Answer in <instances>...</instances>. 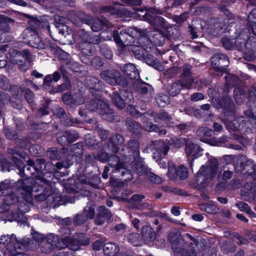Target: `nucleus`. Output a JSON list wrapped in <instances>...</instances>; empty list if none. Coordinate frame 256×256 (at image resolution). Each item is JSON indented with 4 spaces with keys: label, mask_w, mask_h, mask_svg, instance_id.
<instances>
[{
    "label": "nucleus",
    "mask_w": 256,
    "mask_h": 256,
    "mask_svg": "<svg viewBox=\"0 0 256 256\" xmlns=\"http://www.w3.org/2000/svg\"><path fill=\"white\" fill-rule=\"evenodd\" d=\"M144 32L134 28H130L124 31H121L118 34V31L113 32V37L116 43L119 44L130 46V47L134 43L135 38L138 39L145 36Z\"/></svg>",
    "instance_id": "obj_7"
},
{
    "label": "nucleus",
    "mask_w": 256,
    "mask_h": 256,
    "mask_svg": "<svg viewBox=\"0 0 256 256\" xmlns=\"http://www.w3.org/2000/svg\"><path fill=\"white\" fill-rule=\"evenodd\" d=\"M22 38H27L29 44L34 48L44 49L45 44L42 42L36 30L32 28H26L22 34Z\"/></svg>",
    "instance_id": "obj_11"
},
{
    "label": "nucleus",
    "mask_w": 256,
    "mask_h": 256,
    "mask_svg": "<svg viewBox=\"0 0 256 256\" xmlns=\"http://www.w3.org/2000/svg\"><path fill=\"white\" fill-rule=\"evenodd\" d=\"M10 54L12 62L17 64L20 70L26 71L28 70L26 62H30L32 60V56L28 50H25L20 52L11 50Z\"/></svg>",
    "instance_id": "obj_8"
},
{
    "label": "nucleus",
    "mask_w": 256,
    "mask_h": 256,
    "mask_svg": "<svg viewBox=\"0 0 256 256\" xmlns=\"http://www.w3.org/2000/svg\"><path fill=\"white\" fill-rule=\"evenodd\" d=\"M6 56L3 52H0V68L5 67L6 65Z\"/></svg>",
    "instance_id": "obj_64"
},
{
    "label": "nucleus",
    "mask_w": 256,
    "mask_h": 256,
    "mask_svg": "<svg viewBox=\"0 0 256 256\" xmlns=\"http://www.w3.org/2000/svg\"><path fill=\"white\" fill-rule=\"evenodd\" d=\"M220 54L214 55L211 58L212 64L214 69L218 71V62L220 61Z\"/></svg>",
    "instance_id": "obj_55"
},
{
    "label": "nucleus",
    "mask_w": 256,
    "mask_h": 256,
    "mask_svg": "<svg viewBox=\"0 0 256 256\" xmlns=\"http://www.w3.org/2000/svg\"><path fill=\"white\" fill-rule=\"evenodd\" d=\"M103 250L106 255L109 256H115L120 251L118 246L112 242L106 244L103 248Z\"/></svg>",
    "instance_id": "obj_21"
},
{
    "label": "nucleus",
    "mask_w": 256,
    "mask_h": 256,
    "mask_svg": "<svg viewBox=\"0 0 256 256\" xmlns=\"http://www.w3.org/2000/svg\"><path fill=\"white\" fill-rule=\"evenodd\" d=\"M102 12H108L111 14H117L118 13V10L111 6H102L100 8Z\"/></svg>",
    "instance_id": "obj_54"
},
{
    "label": "nucleus",
    "mask_w": 256,
    "mask_h": 256,
    "mask_svg": "<svg viewBox=\"0 0 256 256\" xmlns=\"http://www.w3.org/2000/svg\"><path fill=\"white\" fill-rule=\"evenodd\" d=\"M4 133L6 137L10 139H16L17 138V134L16 132L9 128H4Z\"/></svg>",
    "instance_id": "obj_61"
},
{
    "label": "nucleus",
    "mask_w": 256,
    "mask_h": 256,
    "mask_svg": "<svg viewBox=\"0 0 256 256\" xmlns=\"http://www.w3.org/2000/svg\"><path fill=\"white\" fill-rule=\"evenodd\" d=\"M236 206L240 210L246 212L250 214L252 217L256 216V214L251 210L247 204L244 202H240L237 203Z\"/></svg>",
    "instance_id": "obj_43"
},
{
    "label": "nucleus",
    "mask_w": 256,
    "mask_h": 256,
    "mask_svg": "<svg viewBox=\"0 0 256 256\" xmlns=\"http://www.w3.org/2000/svg\"><path fill=\"white\" fill-rule=\"evenodd\" d=\"M186 138H170L168 140V144L175 148H179L182 147L184 143H185V140Z\"/></svg>",
    "instance_id": "obj_38"
},
{
    "label": "nucleus",
    "mask_w": 256,
    "mask_h": 256,
    "mask_svg": "<svg viewBox=\"0 0 256 256\" xmlns=\"http://www.w3.org/2000/svg\"><path fill=\"white\" fill-rule=\"evenodd\" d=\"M234 100L238 104L243 103L246 100V94L244 91L240 88H236L234 91Z\"/></svg>",
    "instance_id": "obj_33"
},
{
    "label": "nucleus",
    "mask_w": 256,
    "mask_h": 256,
    "mask_svg": "<svg viewBox=\"0 0 256 256\" xmlns=\"http://www.w3.org/2000/svg\"><path fill=\"white\" fill-rule=\"evenodd\" d=\"M178 176L182 180H184L188 178V171L187 168L184 166L181 165L177 168Z\"/></svg>",
    "instance_id": "obj_46"
},
{
    "label": "nucleus",
    "mask_w": 256,
    "mask_h": 256,
    "mask_svg": "<svg viewBox=\"0 0 256 256\" xmlns=\"http://www.w3.org/2000/svg\"><path fill=\"white\" fill-rule=\"evenodd\" d=\"M108 164L111 166L116 167V170L120 171L122 170L121 172V174L122 176H124L126 174L128 175V176L127 178L128 179L131 178V173L126 168V164L124 162H120V159L118 156H111L108 160Z\"/></svg>",
    "instance_id": "obj_17"
},
{
    "label": "nucleus",
    "mask_w": 256,
    "mask_h": 256,
    "mask_svg": "<svg viewBox=\"0 0 256 256\" xmlns=\"http://www.w3.org/2000/svg\"><path fill=\"white\" fill-rule=\"evenodd\" d=\"M225 78L228 86H234L238 84V77L234 75L228 74L225 76Z\"/></svg>",
    "instance_id": "obj_48"
},
{
    "label": "nucleus",
    "mask_w": 256,
    "mask_h": 256,
    "mask_svg": "<svg viewBox=\"0 0 256 256\" xmlns=\"http://www.w3.org/2000/svg\"><path fill=\"white\" fill-rule=\"evenodd\" d=\"M14 20L8 16L0 14V30L4 32H8L10 30L8 24L14 22Z\"/></svg>",
    "instance_id": "obj_24"
},
{
    "label": "nucleus",
    "mask_w": 256,
    "mask_h": 256,
    "mask_svg": "<svg viewBox=\"0 0 256 256\" xmlns=\"http://www.w3.org/2000/svg\"><path fill=\"white\" fill-rule=\"evenodd\" d=\"M112 100L113 104L118 108L122 109L126 106L124 100L118 92H113L112 96Z\"/></svg>",
    "instance_id": "obj_30"
},
{
    "label": "nucleus",
    "mask_w": 256,
    "mask_h": 256,
    "mask_svg": "<svg viewBox=\"0 0 256 256\" xmlns=\"http://www.w3.org/2000/svg\"><path fill=\"white\" fill-rule=\"evenodd\" d=\"M99 102H104L101 100L94 99L92 100L90 104H88L86 107L90 110L91 111H96L99 109L100 112L104 109V105L100 104Z\"/></svg>",
    "instance_id": "obj_35"
},
{
    "label": "nucleus",
    "mask_w": 256,
    "mask_h": 256,
    "mask_svg": "<svg viewBox=\"0 0 256 256\" xmlns=\"http://www.w3.org/2000/svg\"><path fill=\"white\" fill-rule=\"evenodd\" d=\"M138 44L139 46L132 45L130 48V50L134 52V56L138 59L144 58L146 57L148 49L152 46V43L150 40L146 36H142L138 38Z\"/></svg>",
    "instance_id": "obj_9"
},
{
    "label": "nucleus",
    "mask_w": 256,
    "mask_h": 256,
    "mask_svg": "<svg viewBox=\"0 0 256 256\" xmlns=\"http://www.w3.org/2000/svg\"><path fill=\"white\" fill-rule=\"evenodd\" d=\"M60 114L59 115L60 118L61 119L62 122L67 126H70L74 124L72 119L68 117L62 109L60 110Z\"/></svg>",
    "instance_id": "obj_45"
},
{
    "label": "nucleus",
    "mask_w": 256,
    "mask_h": 256,
    "mask_svg": "<svg viewBox=\"0 0 256 256\" xmlns=\"http://www.w3.org/2000/svg\"><path fill=\"white\" fill-rule=\"evenodd\" d=\"M256 168V164L254 162L251 160H248L246 162V164L244 166V169L246 170V172L248 173V174L250 172H248V171L250 170H254Z\"/></svg>",
    "instance_id": "obj_57"
},
{
    "label": "nucleus",
    "mask_w": 256,
    "mask_h": 256,
    "mask_svg": "<svg viewBox=\"0 0 256 256\" xmlns=\"http://www.w3.org/2000/svg\"><path fill=\"white\" fill-rule=\"evenodd\" d=\"M19 164V166L20 168H24V170L26 174L28 176L29 174H34L36 172H32L33 171L32 167H34V164H30L28 162V164L26 166H24V164L20 162H18Z\"/></svg>",
    "instance_id": "obj_49"
},
{
    "label": "nucleus",
    "mask_w": 256,
    "mask_h": 256,
    "mask_svg": "<svg viewBox=\"0 0 256 256\" xmlns=\"http://www.w3.org/2000/svg\"><path fill=\"white\" fill-rule=\"evenodd\" d=\"M100 76L102 80L111 85L118 84L124 86L127 84L126 79L124 78L120 74L115 70L103 71Z\"/></svg>",
    "instance_id": "obj_10"
},
{
    "label": "nucleus",
    "mask_w": 256,
    "mask_h": 256,
    "mask_svg": "<svg viewBox=\"0 0 256 256\" xmlns=\"http://www.w3.org/2000/svg\"><path fill=\"white\" fill-rule=\"evenodd\" d=\"M124 142V139L122 136L118 134L114 135L110 138V144L112 147V151L114 153H117L118 151V146L122 144Z\"/></svg>",
    "instance_id": "obj_25"
},
{
    "label": "nucleus",
    "mask_w": 256,
    "mask_h": 256,
    "mask_svg": "<svg viewBox=\"0 0 256 256\" xmlns=\"http://www.w3.org/2000/svg\"><path fill=\"white\" fill-rule=\"evenodd\" d=\"M128 130L134 135L138 136L142 132V128L140 125L136 122L130 120L126 121Z\"/></svg>",
    "instance_id": "obj_26"
},
{
    "label": "nucleus",
    "mask_w": 256,
    "mask_h": 256,
    "mask_svg": "<svg viewBox=\"0 0 256 256\" xmlns=\"http://www.w3.org/2000/svg\"><path fill=\"white\" fill-rule=\"evenodd\" d=\"M214 134V132L212 129L206 127L202 126L199 128L197 130V134L200 137H210Z\"/></svg>",
    "instance_id": "obj_39"
},
{
    "label": "nucleus",
    "mask_w": 256,
    "mask_h": 256,
    "mask_svg": "<svg viewBox=\"0 0 256 256\" xmlns=\"http://www.w3.org/2000/svg\"><path fill=\"white\" fill-rule=\"evenodd\" d=\"M54 80L52 79V75H48L46 76L44 79V86L46 88L48 89L49 87L52 86L53 85Z\"/></svg>",
    "instance_id": "obj_58"
},
{
    "label": "nucleus",
    "mask_w": 256,
    "mask_h": 256,
    "mask_svg": "<svg viewBox=\"0 0 256 256\" xmlns=\"http://www.w3.org/2000/svg\"><path fill=\"white\" fill-rule=\"evenodd\" d=\"M124 71L132 79H136L139 78L138 70L134 65L132 64H127L124 67Z\"/></svg>",
    "instance_id": "obj_23"
},
{
    "label": "nucleus",
    "mask_w": 256,
    "mask_h": 256,
    "mask_svg": "<svg viewBox=\"0 0 256 256\" xmlns=\"http://www.w3.org/2000/svg\"><path fill=\"white\" fill-rule=\"evenodd\" d=\"M9 83L8 80L4 76L0 75V88L4 90L8 88Z\"/></svg>",
    "instance_id": "obj_59"
},
{
    "label": "nucleus",
    "mask_w": 256,
    "mask_h": 256,
    "mask_svg": "<svg viewBox=\"0 0 256 256\" xmlns=\"http://www.w3.org/2000/svg\"><path fill=\"white\" fill-rule=\"evenodd\" d=\"M47 156L51 160H55L58 158V153L56 148H51L46 152Z\"/></svg>",
    "instance_id": "obj_56"
},
{
    "label": "nucleus",
    "mask_w": 256,
    "mask_h": 256,
    "mask_svg": "<svg viewBox=\"0 0 256 256\" xmlns=\"http://www.w3.org/2000/svg\"><path fill=\"white\" fill-rule=\"evenodd\" d=\"M100 42V38L98 36H94L81 41L80 44V48L82 50L84 54L86 55H90L93 52L92 44H97Z\"/></svg>",
    "instance_id": "obj_15"
},
{
    "label": "nucleus",
    "mask_w": 256,
    "mask_h": 256,
    "mask_svg": "<svg viewBox=\"0 0 256 256\" xmlns=\"http://www.w3.org/2000/svg\"><path fill=\"white\" fill-rule=\"evenodd\" d=\"M218 162L216 158H212L202 165L196 175V182L198 184L204 186L212 180L218 170Z\"/></svg>",
    "instance_id": "obj_6"
},
{
    "label": "nucleus",
    "mask_w": 256,
    "mask_h": 256,
    "mask_svg": "<svg viewBox=\"0 0 256 256\" xmlns=\"http://www.w3.org/2000/svg\"><path fill=\"white\" fill-rule=\"evenodd\" d=\"M95 214L94 208L92 206H86L81 214H77L74 218V222L80 225L85 222L88 218H92Z\"/></svg>",
    "instance_id": "obj_14"
},
{
    "label": "nucleus",
    "mask_w": 256,
    "mask_h": 256,
    "mask_svg": "<svg viewBox=\"0 0 256 256\" xmlns=\"http://www.w3.org/2000/svg\"><path fill=\"white\" fill-rule=\"evenodd\" d=\"M152 158L156 162L166 156L168 150V148L162 141L156 140L152 142Z\"/></svg>",
    "instance_id": "obj_13"
},
{
    "label": "nucleus",
    "mask_w": 256,
    "mask_h": 256,
    "mask_svg": "<svg viewBox=\"0 0 256 256\" xmlns=\"http://www.w3.org/2000/svg\"><path fill=\"white\" fill-rule=\"evenodd\" d=\"M145 60L146 63L148 64L155 67L159 70H161L162 66L160 63L157 60L154 58L152 56H148L146 54L145 57Z\"/></svg>",
    "instance_id": "obj_41"
},
{
    "label": "nucleus",
    "mask_w": 256,
    "mask_h": 256,
    "mask_svg": "<svg viewBox=\"0 0 256 256\" xmlns=\"http://www.w3.org/2000/svg\"><path fill=\"white\" fill-rule=\"evenodd\" d=\"M26 238L30 241V246H33L34 248L32 249H34L38 246V243L42 240L44 239V236L42 234L38 232H34L33 234V240H30L28 238Z\"/></svg>",
    "instance_id": "obj_42"
},
{
    "label": "nucleus",
    "mask_w": 256,
    "mask_h": 256,
    "mask_svg": "<svg viewBox=\"0 0 256 256\" xmlns=\"http://www.w3.org/2000/svg\"><path fill=\"white\" fill-rule=\"evenodd\" d=\"M221 250L222 252L224 254H228L229 252H232L235 250V246L232 244V242L229 241L224 242L221 244L220 246Z\"/></svg>",
    "instance_id": "obj_40"
},
{
    "label": "nucleus",
    "mask_w": 256,
    "mask_h": 256,
    "mask_svg": "<svg viewBox=\"0 0 256 256\" xmlns=\"http://www.w3.org/2000/svg\"><path fill=\"white\" fill-rule=\"evenodd\" d=\"M185 146V152L189 160H194L202 156L203 150L196 144L194 140H186Z\"/></svg>",
    "instance_id": "obj_12"
},
{
    "label": "nucleus",
    "mask_w": 256,
    "mask_h": 256,
    "mask_svg": "<svg viewBox=\"0 0 256 256\" xmlns=\"http://www.w3.org/2000/svg\"><path fill=\"white\" fill-rule=\"evenodd\" d=\"M100 50L101 52L104 56L108 59H111L112 57V51L109 49L106 46L102 44L100 46Z\"/></svg>",
    "instance_id": "obj_52"
},
{
    "label": "nucleus",
    "mask_w": 256,
    "mask_h": 256,
    "mask_svg": "<svg viewBox=\"0 0 256 256\" xmlns=\"http://www.w3.org/2000/svg\"><path fill=\"white\" fill-rule=\"evenodd\" d=\"M78 137V134L74 131L66 132L62 137L58 138V140L60 142V139L62 140L64 138L68 142L70 143L75 141Z\"/></svg>",
    "instance_id": "obj_34"
},
{
    "label": "nucleus",
    "mask_w": 256,
    "mask_h": 256,
    "mask_svg": "<svg viewBox=\"0 0 256 256\" xmlns=\"http://www.w3.org/2000/svg\"><path fill=\"white\" fill-rule=\"evenodd\" d=\"M182 88H186L182 84V82H174L172 84L168 89L169 94L174 96L180 94Z\"/></svg>",
    "instance_id": "obj_32"
},
{
    "label": "nucleus",
    "mask_w": 256,
    "mask_h": 256,
    "mask_svg": "<svg viewBox=\"0 0 256 256\" xmlns=\"http://www.w3.org/2000/svg\"><path fill=\"white\" fill-rule=\"evenodd\" d=\"M25 98L28 102L32 104L33 102L34 94L33 92L29 89H26L24 94Z\"/></svg>",
    "instance_id": "obj_60"
},
{
    "label": "nucleus",
    "mask_w": 256,
    "mask_h": 256,
    "mask_svg": "<svg viewBox=\"0 0 256 256\" xmlns=\"http://www.w3.org/2000/svg\"><path fill=\"white\" fill-rule=\"evenodd\" d=\"M87 84L91 88L98 91L103 89L102 83L96 78H92L87 80Z\"/></svg>",
    "instance_id": "obj_31"
},
{
    "label": "nucleus",
    "mask_w": 256,
    "mask_h": 256,
    "mask_svg": "<svg viewBox=\"0 0 256 256\" xmlns=\"http://www.w3.org/2000/svg\"><path fill=\"white\" fill-rule=\"evenodd\" d=\"M162 17L156 16L154 18L153 20H150V23L154 27V28H156V26L162 24Z\"/></svg>",
    "instance_id": "obj_62"
},
{
    "label": "nucleus",
    "mask_w": 256,
    "mask_h": 256,
    "mask_svg": "<svg viewBox=\"0 0 256 256\" xmlns=\"http://www.w3.org/2000/svg\"><path fill=\"white\" fill-rule=\"evenodd\" d=\"M244 114L246 117L236 118L228 122L226 124L228 128L234 131L244 130L246 132H252L251 130L256 125V116L251 110L244 111Z\"/></svg>",
    "instance_id": "obj_5"
},
{
    "label": "nucleus",
    "mask_w": 256,
    "mask_h": 256,
    "mask_svg": "<svg viewBox=\"0 0 256 256\" xmlns=\"http://www.w3.org/2000/svg\"><path fill=\"white\" fill-rule=\"evenodd\" d=\"M192 66L187 64H184L182 68V74L180 76V82H182V84L186 88H190L193 82H195V80L191 74Z\"/></svg>",
    "instance_id": "obj_16"
},
{
    "label": "nucleus",
    "mask_w": 256,
    "mask_h": 256,
    "mask_svg": "<svg viewBox=\"0 0 256 256\" xmlns=\"http://www.w3.org/2000/svg\"><path fill=\"white\" fill-rule=\"evenodd\" d=\"M112 216L108 209L104 206H100L98 209V214L96 218V223L98 225L103 224L106 221L109 220Z\"/></svg>",
    "instance_id": "obj_18"
},
{
    "label": "nucleus",
    "mask_w": 256,
    "mask_h": 256,
    "mask_svg": "<svg viewBox=\"0 0 256 256\" xmlns=\"http://www.w3.org/2000/svg\"><path fill=\"white\" fill-rule=\"evenodd\" d=\"M85 22L91 28V29L94 32H98L102 29V28L108 24H106L104 20L99 18H88L85 20Z\"/></svg>",
    "instance_id": "obj_19"
},
{
    "label": "nucleus",
    "mask_w": 256,
    "mask_h": 256,
    "mask_svg": "<svg viewBox=\"0 0 256 256\" xmlns=\"http://www.w3.org/2000/svg\"><path fill=\"white\" fill-rule=\"evenodd\" d=\"M140 144L137 140H130L126 146H124V150L125 148L128 150V152L130 155H133V156H136L139 154Z\"/></svg>",
    "instance_id": "obj_20"
},
{
    "label": "nucleus",
    "mask_w": 256,
    "mask_h": 256,
    "mask_svg": "<svg viewBox=\"0 0 256 256\" xmlns=\"http://www.w3.org/2000/svg\"><path fill=\"white\" fill-rule=\"evenodd\" d=\"M72 98L74 103L76 104L80 105L84 102V100L80 94L74 95Z\"/></svg>",
    "instance_id": "obj_63"
},
{
    "label": "nucleus",
    "mask_w": 256,
    "mask_h": 256,
    "mask_svg": "<svg viewBox=\"0 0 256 256\" xmlns=\"http://www.w3.org/2000/svg\"><path fill=\"white\" fill-rule=\"evenodd\" d=\"M99 102L100 104L104 105V109L100 112L102 118L109 122L112 121L114 119L113 110L109 108L106 102Z\"/></svg>",
    "instance_id": "obj_22"
},
{
    "label": "nucleus",
    "mask_w": 256,
    "mask_h": 256,
    "mask_svg": "<svg viewBox=\"0 0 256 256\" xmlns=\"http://www.w3.org/2000/svg\"><path fill=\"white\" fill-rule=\"evenodd\" d=\"M156 102L160 107H164L170 102L169 97L166 94H162L156 98Z\"/></svg>",
    "instance_id": "obj_44"
},
{
    "label": "nucleus",
    "mask_w": 256,
    "mask_h": 256,
    "mask_svg": "<svg viewBox=\"0 0 256 256\" xmlns=\"http://www.w3.org/2000/svg\"><path fill=\"white\" fill-rule=\"evenodd\" d=\"M220 59L218 62V71L224 72L229 65L230 61L226 56L220 54Z\"/></svg>",
    "instance_id": "obj_36"
},
{
    "label": "nucleus",
    "mask_w": 256,
    "mask_h": 256,
    "mask_svg": "<svg viewBox=\"0 0 256 256\" xmlns=\"http://www.w3.org/2000/svg\"><path fill=\"white\" fill-rule=\"evenodd\" d=\"M145 198L144 196L140 194H134L130 198V202L136 208V206L140 204L142 200Z\"/></svg>",
    "instance_id": "obj_50"
},
{
    "label": "nucleus",
    "mask_w": 256,
    "mask_h": 256,
    "mask_svg": "<svg viewBox=\"0 0 256 256\" xmlns=\"http://www.w3.org/2000/svg\"><path fill=\"white\" fill-rule=\"evenodd\" d=\"M248 20L249 24L252 27V28H254L256 30V28L254 26L256 25V10H253L252 12L249 14L248 17Z\"/></svg>",
    "instance_id": "obj_47"
},
{
    "label": "nucleus",
    "mask_w": 256,
    "mask_h": 256,
    "mask_svg": "<svg viewBox=\"0 0 256 256\" xmlns=\"http://www.w3.org/2000/svg\"><path fill=\"white\" fill-rule=\"evenodd\" d=\"M84 237V234H80L73 236L72 238L71 236H67L60 240L57 236L50 234L47 236L46 240L54 248L60 249L68 246L69 250L76 251L80 249V244L84 246L89 244L88 238Z\"/></svg>",
    "instance_id": "obj_2"
},
{
    "label": "nucleus",
    "mask_w": 256,
    "mask_h": 256,
    "mask_svg": "<svg viewBox=\"0 0 256 256\" xmlns=\"http://www.w3.org/2000/svg\"><path fill=\"white\" fill-rule=\"evenodd\" d=\"M148 178L152 182L156 184H160L162 182V178L158 175L155 174L151 172H147Z\"/></svg>",
    "instance_id": "obj_51"
},
{
    "label": "nucleus",
    "mask_w": 256,
    "mask_h": 256,
    "mask_svg": "<svg viewBox=\"0 0 256 256\" xmlns=\"http://www.w3.org/2000/svg\"><path fill=\"white\" fill-rule=\"evenodd\" d=\"M199 208L202 211L208 214H214L219 211V208L216 206L211 204H202L200 205Z\"/></svg>",
    "instance_id": "obj_29"
},
{
    "label": "nucleus",
    "mask_w": 256,
    "mask_h": 256,
    "mask_svg": "<svg viewBox=\"0 0 256 256\" xmlns=\"http://www.w3.org/2000/svg\"><path fill=\"white\" fill-rule=\"evenodd\" d=\"M186 236L192 240L188 244L185 242L179 232L170 234L169 238L176 256H196L197 242L192 239L190 234H186Z\"/></svg>",
    "instance_id": "obj_1"
},
{
    "label": "nucleus",
    "mask_w": 256,
    "mask_h": 256,
    "mask_svg": "<svg viewBox=\"0 0 256 256\" xmlns=\"http://www.w3.org/2000/svg\"><path fill=\"white\" fill-rule=\"evenodd\" d=\"M32 180L30 178L18 180L16 183L18 187L16 195L14 194H7L4 198L5 202L8 204H14L18 202L21 198L27 202H31L32 200Z\"/></svg>",
    "instance_id": "obj_4"
},
{
    "label": "nucleus",
    "mask_w": 256,
    "mask_h": 256,
    "mask_svg": "<svg viewBox=\"0 0 256 256\" xmlns=\"http://www.w3.org/2000/svg\"><path fill=\"white\" fill-rule=\"evenodd\" d=\"M142 234L143 238L146 240H153L155 239V232L150 226H143L142 228Z\"/></svg>",
    "instance_id": "obj_27"
},
{
    "label": "nucleus",
    "mask_w": 256,
    "mask_h": 256,
    "mask_svg": "<svg viewBox=\"0 0 256 256\" xmlns=\"http://www.w3.org/2000/svg\"><path fill=\"white\" fill-rule=\"evenodd\" d=\"M54 248L46 240H44L41 246V250L44 253H48L52 251Z\"/></svg>",
    "instance_id": "obj_53"
},
{
    "label": "nucleus",
    "mask_w": 256,
    "mask_h": 256,
    "mask_svg": "<svg viewBox=\"0 0 256 256\" xmlns=\"http://www.w3.org/2000/svg\"><path fill=\"white\" fill-rule=\"evenodd\" d=\"M28 162L30 164H34V167H32L33 171L32 172L38 173L45 168V161L42 158L36 159L35 162L28 160Z\"/></svg>",
    "instance_id": "obj_28"
},
{
    "label": "nucleus",
    "mask_w": 256,
    "mask_h": 256,
    "mask_svg": "<svg viewBox=\"0 0 256 256\" xmlns=\"http://www.w3.org/2000/svg\"><path fill=\"white\" fill-rule=\"evenodd\" d=\"M0 244L5 245L12 256H29L28 254L18 252V250H24L34 248L30 246V241L26 237L18 239L14 234L2 236L0 238Z\"/></svg>",
    "instance_id": "obj_3"
},
{
    "label": "nucleus",
    "mask_w": 256,
    "mask_h": 256,
    "mask_svg": "<svg viewBox=\"0 0 256 256\" xmlns=\"http://www.w3.org/2000/svg\"><path fill=\"white\" fill-rule=\"evenodd\" d=\"M166 175L171 180H174L178 176L177 168H176L174 164L170 162L168 163Z\"/></svg>",
    "instance_id": "obj_37"
}]
</instances>
